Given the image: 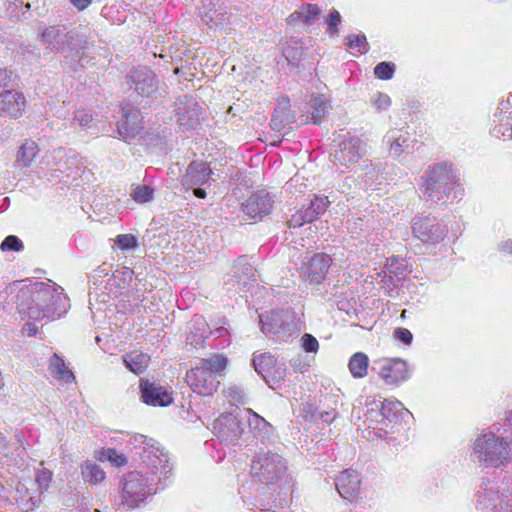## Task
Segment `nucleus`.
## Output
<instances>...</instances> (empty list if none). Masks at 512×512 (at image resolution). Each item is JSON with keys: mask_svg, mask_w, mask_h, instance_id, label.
Segmentation results:
<instances>
[{"mask_svg": "<svg viewBox=\"0 0 512 512\" xmlns=\"http://www.w3.org/2000/svg\"><path fill=\"white\" fill-rule=\"evenodd\" d=\"M17 298L22 318L35 321L54 320L65 314L70 307L63 288L51 282H35L22 288Z\"/></svg>", "mask_w": 512, "mask_h": 512, "instance_id": "nucleus-1", "label": "nucleus"}, {"mask_svg": "<svg viewBox=\"0 0 512 512\" xmlns=\"http://www.w3.org/2000/svg\"><path fill=\"white\" fill-rule=\"evenodd\" d=\"M419 189L427 201L442 204L453 202L463 192L458 177L446 163L428 166L421 176Z\"/></svg>", "mask_w": 512, "mask_h": 512, "instance_id": "nucleus-2", "label": "nucleus"}, {"mask_svg": "<svg viewBox=\"0 0 512 512\" xmlns=\"http://www.w3.org/2000/svg\"><path fill=\"white\" fill-rule=\"evenodd\" d=\"M472 458L485 467L498 468L512 461V440L494 433H485L476 438Z\"/></svg>", "mask_w": 512, "mask_h": 512, "instance_id": "nucleus-3", "label": "nucleus"}, {"mask_svg": "<svg viewBox=\"0 0 512 512\" xmlns=\"http://www.w3.org/2000/svg\"><path fill=\"white\" fill-rule=\"evenodd\" d=\"M227 366V358L223 355H214L202 359L199 365L186 373V382L191 390L201 396H211L217 391L219 381L217 373Z\"/></svg>", "mask_w": 512, "mask_h": 512, "instance_id": "nucleus-4", "label": "nucleus"}, {"mask_svg": "<svg viewBox=\"0 0 512 512\" xmlns=\"http://www.w3.org/2000/svg\"><path fill=\"white\" fill-rule=\"evenodd\" d=\"M159 482L156 472H153V476L144 470L128 473L122 486V505L128 509L139 506L146 497L156 493Z\"/></svg>", "mask_w": 512, "mask_h": 512, "instance_id": "nucleus-5", "label": "nucleus"}, {"mask_svg": "<svg viewBox=\"0 0 512 512\" xmlns=\"http://www.w3.org/2000/svg\"><path fill=\"white\" fill-rule=\"evenodd\" d=\"M287 470L286 462L277 453L258 454L251 464V476L255 482L269 486L281 479Z\"/></svg>", "mask_w": 512, "mask_h": 512, "instance_id": "nucleus-6", "label": "nucleus"}, {"mask_svg": "<svg viewBox=\"0 0 512 512\" xmlns=\"http://www.w3.org/2000/svg\"><path fill=\"white\" fill-rule=\"evenodd\" d=\"M413 235L426 245H437L447 235V227L436 217L416 216L412 220Z\"/></svg>", "mask_w": 512, "mask_h": 512, "instance_id": "nucleus-7", "label": "nucleus"}, {"mask_svg": "<svg viewBox=\"0 0 512 512\" xmlns=\"http://www.w3.org/2000/svg\"><path fill=\"white\" fill-rule=\"evenodd\" d=\"M366 154V142L360 137L348 136L340 142L339 149L334 153V160L346 169L354 170Z\"/></svg>", "mask_w": 512, "mask_h": 512, "instance_id": "nucleus-8", "label": "nucleus"}, {"mask_svg": "<svg viewBox=\"0 0 512 512\" xmlns=\"http://www.w3.org/2000/svg\"><path fill=\"white\" fill-rule=\"evenodd\" d=\"M88 43L85 35L80 32H73L70 35V42L66 45L62 65L68 71H78L84 68L90 61L87 50Z\"/></svg>", "mask_w": 512, "mask_h": 512, "instance_id": "nucleus-9", "label": "nucleus"}, {"mask_svg": "<svg viewBox=\"0 0 512 512\" xmlns=\"http://www.w3.org/2000/svg\"><path fill=\"white\" fill-rule=\"evenodd\" d=\"M478 512H512V495H499L494 484H486L476 493Z\"/></svg>", "mask_w": 512, "mask_h": 512, "instance_id": "nucleus-10", "label": "nucleus"}, {"mask_svg": "<svg viewBox=\"0 0 512 512\" xmlns=\"http://www.w3.org/2000/svg\"><path fill=\"white\" fill-rule=\"evenodd\" d=\"M332 264V258L326 253L306 254L299 268L300 277L310 284L322 283Z\"/></svg>", "mask_w": 512, "mask_h": 512, "instance_id": "nucleus-11", "label": "nucleus"}, {"mask_svg": "<svg viewBox=\"0 0 512 512\" xmlns=\"http://www.w3.org/2000/svg\"><path fill=\"white\" fill-rule=\"evenodd\" d=\"M371 407L367 409L365 414L366 420L373 424H380L397 421L400 415L407 411L404 405L396 399H385L383 402L377 403L373 401L368 403Z\"/></svg>", "mask_w": 512, "mask_h": 512, "instance_id": "nucleus-12", "label": "nucleus"}, {"mask_svg": "<svg viewBox=\"0 0 512 512\" xmlns=\"http://www.w3.org/2000/svg\"><path fill=\"white\" fill-rule=\"evenodd\" d=\"M127 84L143 97H150L158 90L157 77L146 66L132 68L127 75Z\"/></svg>", "mask_w": 512, "mask_h": 512, "instance_id": "nucleus-13", "label": "nucleus"}, {"mask_svg": "<svg viewBox=\"0 0 512 512\" xmlns=\"http://www.w3.org/2000/svg\"><path fill=\"white\" fill-rule=\"evenodd\" d=\"M378 365V375L386 385L398 386L410 378L408 364L400 358L384 359Z\"/></svg>", "mask_w": 512, "mask_h": 512, "instance_id": "nucleus-14", "label": "nucleus"}, {"mask_svg": "<svg viewBox=\"0 0 512 512\" xmlns=\"http://www.w3.org/2000/svg\"><path fill=\"white\" fill-rule=\"evenodd\" d=\"M140 111L130 105L122 108V120L117 125L119 138L130 143L143 129Z\"/></svg>", "mask_w": 512, "mask_h": 512, "instance_id": "nucleus-15", "label": "nucleus"}, {"mask_svg": "<svg viewBox=\"0 0 512 512\" xmlns=\"http://www.w3.org/2000/svg\"><path fill=\"white\" fill-rule=\"evenodd\" d=\"M213 431L221 441L234 444L241 438L244 429L237 416L222 414L214 421Z\"/></svg>", "mask_w": 512, "mask_h": 512, "instance_id": "nucleus-16", "label": "nucleus"}, {"mask_svg": "<svg viewBox=\"0 0 512 512\" xmlns=\"http://www.w3.org/2000/svg\"><path fill=\"white\" fill-rule=\"evenodd\" d=\"M140 458L145 465L141 470L148 471L149 475L153 476V472H156V479L161 481L162 475L165 476L167 474V456L163 450L154 444L143 447L142 452H140Z\"/></svg>", "mask_w": 512, "mask_h": 512, "instance_id": "nucleus-17", "label": "nucleus"}, {"mask_svg": "<svg viewBox=\"0 0 512 512\" xmlns=\"http://www.w3.org/2000/svg\"><path fill=\"white\" fill-rule=\"evenodd\" d=\"M256 270L247 262L246 257H239L233 265V275L225 282L228 291L234 288L236 291H241L246 287L249 281H255Z\"/></svg>", "mask_w": 512, "mask_h": 512, "instance_id": "nucleus-18", "label": "nucleus"}, {"mask_svg": "<svg viewBox=\"0 0 512 512\" xmlns=\"http://www.w3.org/2000/svg\"><path fill=\"white\" fill-rule=\"evenodd\" d=\"M274 200L271 195L260 190L253 193L243 204V211L251 218H263L268 215L273 208Z\"/></svg>", "mask_w": 512, "mask_h": 512, "instance_id": "nucleus-19", "label": "nucleus"}, {"mask_svg": "<svg viewBox=\"0 0 512 512\" xmlns=\"http://www.w3.org/2000/svg\"><path fill=\"white\" fill-rule=\"evenodd\" d=\"M141 398L144 403L151 406L165 407L173 402L171 393L164 387L142 379L140 381Z\"/></svg>", "mask_w": 512, "mask_h": 512, "instance_id": "nucleus-20", "label": "nucleus"}, {"mask_svg": "<svg viewBox=\"0 0 512 512\" xmlns=\"http://www.w3.org/2000/svg\"><path fill=\"white\" fill-rule=\"evenodd\" d=\"M201 107L193 99L185 97L177 108V122L183 130L195 129L200 123Z\"/></svg>", "mask_w": 512, "mask_h": 512, "instance_id": "nucleus-21", "label": "nucleus"}, {"mask_svg": "<svg viewBox=\"0 0 512 512\" xmlns=\"http://www.w3.org/2000/svg\"><path fill=\"white\" fill-rule=\"evenodd\" d=\"M226 332L227 329L223 326L216 328L214 331H210L205 319L202 316L196 315L190 322L187 341L191 346L197 348L204 343L208 334L222 337Z\"/></svg>", "mask_w": 512, "mask_h": 512, "instance_id": "nucleus-22", "label": "nucleus"}, {"mask_svg": "<svg viewBox=\"0 0 512 512\" xmlns=\"http://www.w3.org/2000/svg\"><path fill=\"white\" fill-rule=\"evenodd\" d=\"M73 32L68 31L64 25L49 26L41 33V41L54 52H64Z\"/></svg>", "mask_w": 512, "mask_h": 512, "instance_id": "nucleus-23", "label": "nucleus"}, {"mask_svg": "<svg viewBox=\"0 0 512 512\" xmlns=\"http://www.w3.org/2000/svg\"><path fill=\"white\" fill-rule=\"evenodd\" d=\"M360 483L358 472L353 469H346L336 478L335 485L341 497L352 500L359 493Z\"/></svg>", "mask_w": 512, "mask_h": 512, "instance_id": "nucleus-24", "label": "nucleus"}, {"mask_svg": "<svg viewBox=\"0 0 512 512\" xmlns=\"http://www.w3.org/2000/svg\"><path fill=\"white\" fill-rule=\"evenodd\" d=\"M25 106L26 98L22 92L5 90L0 94V111L10 117H20Z\"/></svg>", "mask_w": 512, "mask_h": 512, "instance_id": "nucleus-25", "label": "nucleus"}, {"mask_svg": "<svg viewBox=\"0 0 512 512\" xmlns=\"http://www.w3.org/2000/svg\"><path fill=\"white\" fill-rule=\"evenodd\" d=\"M213 172L208 163L192 161L186 169L183 182L189 186H201L207 184L212 178Z\"/></svg>", "mask_w": 512, "mask_h": 512, "instance_id": "nucleus-26", "label": "nucleus"}, {"mask_svg": "<svg viewBox=\"0 0 512 512\" xmlns=\"http://www.w3.org/2000/svg\"><path fill=\"white\" fill-rule=\"evenodd\" d=\"M383 141L389 146L390 154L398 158L411 146V139L408 131L403 129H392L386 133Z\"/></svg>", "mask_w": 512, "mask_h": 512, "instance_id": "nucleus-27", "label": "nucleus"}, {"mask_svg": "<svg viewBox=\"0 0 512 512\" xmlns=\"http://www.w3.org/2000/svg\"><path fill=\"white\" fill-rule=\"evenodd\" d=\"M40 148L32 139H25L16 152L15 164L19 168H29L39 155Z\"/></svg>", "mask_w": 512, "mask_h": 512, "instance_id": "nucleus-28", "label": "nucleus"}, {"mask_svg": "<svg viewBox=\"0 0 512 512\" xmlns=\"http://www.w3.org/2000/svg\"><path fill=\"white\" fill-rule=\"evenodd\" d=\"M286 314L279 311H271L260 315L261 330L265 334L278 335L285 328L284 317Z\"/></svg>", "mask_w": 512, "mask_h": 512, "instance_id": "nucleus-29", "label": "nucleus"}, {"mask_svg": "<svg viewBox=\"0 0 512 512\" xmlns=\"http://www.w3.org/2000/svg\"><path fill=\"white\" fill-rule=\"evenodd\" d=\"M49 371L55 379L62 383H72L75 380L73 372L67 368L63 358L56 353L49 361Z\"/></svg>", "mask_w": 512, "mask_h": 512, "instance_id": "nucleus-30", "label": "nucleus"}, {"mask_svg": "<svg viewBox=\"0 0 512 512\" xmlns=\"http://www.w3.org/2000/svg\"><path fill=\"white\" fill-rule=\"evenodd\" d=\"M150 357L139 351H132L123 356V363L134 374L143 373L148 367Z\"/></svg>", "mask_w": 512, "mask_h": 512, "instance_id": "nucleus-31", "label": "nucleus"}, {"mask_svg": "<svg viewBox=\"0 0 512 512\" xmlns=\"http://www.w3.org/2000/svg\"><path fill=\"white\" fill-rule=\"evenodd\" d=\"M369 358L363 352L353 354L349 360L348 368L354 378H364L367 375Z\"/></svg>", "mask_w": 512, "mask_h": 512, "instance_id": "nucleus-32", "label": "nucleus"}, {"mask_svg": "<svg viewBox=\"0 0 512 512\" xmlns=\"http://www.w3.org/2000/svg\"><path fill=\"white\" fill-rule=\"evenodd\" d=\"M82 478L85 482L96 485L104 481L106 474L96 463L87 461L81 466Z\"/></svg>", "mask_w": 512, "mask_h": 512, "instance_id": "nucleus-33", "label": "nucleus"}, {"mask_svg": "<svg viewBox=\"0 0 512 512\" xmlns=\"http://www.w3.org/2000/svg\"><path fill=\"white\" fill-rule=\"evenodd\" d=\"M275 359L276 358L269 352L254 354L252 365L255 371L264 378L267 377L268 371L273 368Z\"/></svg>", "mask_w": 512, "mask_h": 512, "instance_id": "nucleus-34", "label": "nucleus"}, {"mask_svg": "<svg viewBox=\"0 0 512 512\" xmlns=\"http://www.w3.org/2000/svg\"><path fill=\"white\" fill-rule=\"evenodd\" d=\"M494 123L505 126L510 125L512 122V94H510L506 100L501 101L494 114Z\"/></svg>", "mask_w": 512, "mask_h": 512, "instance_id": "nucleus-35", "label": "nucleus"}, {"mask_svg": "<svg viewBox=\"0 0 512 512\" xmlns=\"http://www.w3.org/2000/svg\"><path fill=\"white\" fill-rule=\"evenodd\" d=\"M329 104L322 96H317L310 101V114L314 124H319L321 119L326 115Z\"/></svg>", "mask_w": 512, "mask_h": 512, "instance_id": "nucleus-36", "label": "nucleus"}, {"mask_svg": "<svg viewBox=\"0 0 512 512\" xmlns=\"http://www.w3.org/2000/svg\"><path fill=\"white\" fill-rule=\"evenodd\" d=\"M222 9L223 7L218 5L217 0H204L199 12L201 20L210 27L212 24L210 18L218 17L219 11Z\"/></svg>", "mask_w": 512, "mask_h": 512, "instance_id": "nucleus-37", "label": "nucleus"}, {"mask_svg": "<svg viewBox=\"0 0 512 512\" xmlns=\"http://www.w3.org/2000/svg\"><path fill=\"white\" fill-rule=\"evenodd\" d=\"M245 413L247 414L246 422L251 430L265 434L269 432L271 426L263 417L259 416L251 409H246Z\"/></svg>", "mask_w": 512, "mask_h": 512, "instance_id": "nucleus-38", "label": "nucleus"}, {"mask_svg": "<svg viewBox=\"0 0 512 512\" xmlns=\"http://www.w3.org/2000/svg\"><path fill=\"white\" fill-rule=\"evenodd\" d=\"M97 459L102 462L108 461L116 467L124 466L127 463L125 455L112 448H106L99 451Z\"/></svg>", "mask_w": 512, "mask_h": 512, "instance_id": "nucleus-39", "label": "nucleus"}, {"mask_svg": "<svg viewBox=\"0 0 512 512\" xmlns=\"http://www.w3.org/2000/svg\"><path fill=\"white\" fill-rule=\"evenodd\" d=\"M286 373L287 369L285 363L276 358L273 368L268 371L267 377H264V380L272 386L273 384H278L281 380H284Z\"/></svg>", "mask_w": 512, "mask_h": 512, "instance_id": "nucleus-40", "label": "nucleus"}, {"mask_svg": "<svg viewBox=\"0 0 512 512\" xmlns=\"http://www.w3.org/2000/svg\"><path fill=\"white\" fill-rule=\"evenodd\" d=\"M385 268L389 274L400 279L406 271V264L403 259H400L397 256H391L387 258Z\"/></svg>", "mask_w": 512, "mask_h": 512, "instance_id": "nucleus-41", "label": "nucleus"}, {"mask_svg": "<svg viewBox=\"0 0 512 512\" xmlns=\"http://www.w3.org/2000/svg\"><path fill=\"white\" fill-rule=\"evenodd\" d=\"M345 44L361 54H365L369 50V44L364 34H352L346 38Z\"/></svg>", "mask_w": 512, "mask_h": 512, "instance_id": "nucleus-42", "label": "nucleus"}, {"mask_svg": "<svg viewBox=\"0 0 512 512\" xmlns=\"http://www.w3.org/2000/svg\"><path fill=\"white\" fill-rule=\"evenodd\" d=\"M132 199L139 203H147L153 199L154 191L150 186L138 185L130 193Z\"/></svg>", "mask_w": 512, "mask_h": 512, "instance_id": "nucleus-43", "label": "nucleus"}, {"mask_svg": "<svg viewBox=\"0 0 512 512\" xmlns=\"http://www.w3.org/2000/svg\"><path fill=\"white\" fill-rule=\"evenodd\" d=\"M93 121V116L86 109H77L74 111L71 126L76 128H89Z\"/></svg>", "mask_w": 512, "mask_h": 512, "instance_id": "nucleus-44", "label": "nucleus"}, {"mask_svg": "<svg viewBox=\"0 0 512 512\" xmlns=\"http://www.w3.org/2000/svg\"><path fill=\"white\" fill-rule=\"evenodd\" d=\"M365 173H364V183L365 186L371 187L376 180H379V183L383 179L382 173L380 169L372 164H364L363 165Z\"/></svg>", "mask_w": 512, "mask_h": 512, "instance_id": "nucleus-45", "label": "nucleus"}, {"mask_svg": "<svg viewBox=\"0 0 512 512\" xmlns=\"http://www.w3.org/2000/svg\"><path fill=\"white\" fill-rule=\"evenodd\" d=\"M395 65L391 62H380L374 68V74L378 79L389 80L393 77Z\"/></svg>", "mask_w": 512, "mask_h": 512, "instance_id": "nucleus-46", "label": "nucleus"}, {"mask_svg": "<svg viewBox=\"0 0 512 512\" xmlns=\"http://www.w3.org/2000/svg\"><path fill=\"white\" fill-rule=\"evenodd\" d=\"M0 249L5 251L20 252L24 249L23 242L15 235L7 236L1 243Z\"/></svg>", "mask_w": 512, "mask_h": 512, "instance_id": "nucleus-47", "label": "nucleus"}, {"mask_svg": "<svg viewBox=\"0 0 512 512\" xmlns=\"http://www.w3.org/2000/svg\"><path fill=\"white\" fill-rule=\"evenodd\" d=\"M342 22V17L336 9H332L326 17L327 31L330 35L338 33V26Z\"/></svg>", "mask_w": 512, "mask_h": 512, "instance_id": "nucleus-48", "label": "nucleus"}, {"mask_svg": "<svg viewBox=\"0 0 512 512\" xmlns=\"http://www.w3.org/2000/svg\"><path fill=\"white\" fill-rule=\"evenodd\" d=\"M52 472L46 468H41L36 473V483L41 492L47 491L52 481Z\"/></svg>", "mask_w": 512, "mask_h": 512, "instance_id": "nucleus-49", "label": "nucleus"}, {"mask_svg": "<svg viewBox=\"0 0 512 512\" xmlns=\"http://www.w3.org/2000/svg\"><path fill=\"white\" fill-rule=\"evenodd\" d=\"M302 9L305 12V27L313 25L320 15L319 7L315 4H306Z\"/></svg>", "mask_w": 512, "mask_h": 512, "instance_id": "nucleus-50", "label": "nucleus"}, {"mask_svg": "<svg viewBox=\"0 0 512 512\" xmlns=\"http://www.w3.org/2000/svg\"><path fill=\"white\" fill-rule=\"evenodd\" d=\"M115 242L121 250H130L138 245L137 238L132 234H120Z\"/></svg>", "mask_w": 512, "mask_h": 512, "instance_id": "nucleus-51", "label": "nucleus"}, {"mask_svg": "<svg viewBox=\"0 0 512 512\" xmlns=\"http://www.w3.org/2000/svg\"><path fill=\"white\" fill-rule=\"evenodd\" d=\"M224 394L226 397L230 398L233 402L236 403H244L245 402V393L244 390L237 385H230L226 389H224Z\"/></svg>", "mask_w": 512, "mask_h": 512, "instance_id": "nucleus-52", "label": "nucleus"}, {"mask_svg": "<svg viewBox=\"0 0 512 512\" xmlns=\"http://www.w3.org/2000/svg\"><path fill=\"white\" fill-rule=\"evenodd\" d=\"M371 103L377 111H385L390 107L391 99L387 94L378 92L372 97Z\"/></svg>", "mask_w": 512, "mask_h": 512, "instance_id": "nucleus-53", "label": "nucleus"}, {"mask_svg": "<svg viewBox=\"0 0 512 512\" xmlns=\"http://www.w3.org/2000/svg\"><path fill=\"white\" fill-rule=\"evenodd\" d=\"M329 203L330 202L326 196H315L314 199L311 200L309 206L315 213H317V216L319 217V215L326 211Z\"/></svg>", "mask_w": 512, "mask_h": 512, "instance_id": "nucleus-54", "label": "nucleus"}, {"mask_svg": "<svg viewBox=\"0 0 512 512\" xmlns=\"http://www.w3.org/2000/svg\"><path fill=\"white\" fill-rule=\"evenodd\" d=\"M302 347L308 353H316L319 349L318 340L311 334H304L301 338Z\"/></svg>", "mask_w": 512, "mask_h": 512, "instance_id": "nucleus-55", "label": "nucleus"}, {"mask_svg": "<svg viewBox=\"0 0 512 512\" xmlns=\"http://www.w3.org/2000/svg\"><path fill=\"white\" fill-rule=\"evenodd\" d=\"M491 133L497 138L507 137L512 139V122L507 126H505L503 123L495 124L491 130Z\"/></svg>", "mask_w": 512, "mask_h": 512, "instance_id": "nucleus-56", "label": "nucleus"}, {"mask_svg": "<svg viewBox=\"0 0 512 512\" xmlns=\"http://www.w3.org/2000/svg\"><path fill=\"white\" fill-rule=\"evenodd\" d=\"M218 15L219 16L216 18H210L212 20V24H211L210 28H212V27L222 28L229 23L230 16L227 14L225 8H223L221 11H219Z\"/></svg>", "mask_w": 512, "mask_h": 512, "instance_id": "nucleus-57", "label": "nucleus"}, {"mask_svg": "<svg viewBox=\"0 0 512 512\" xmlns=\"http://www.w3.org/2000/svg\"><path fill=\"white\" fill-rule=\"evenodd\" d=\"M290 365L295 371L303 372L305 371L309 366V362L304 359L303 356L298 355L297 357H294L290 360Z\"/></svg>", "mask_w": 512, "mask_h": 512, "instance_id": "nucleus-58", "label": "nucleus"}, {"mask_svg": "<svg viewBox=\"0 0 512 512\" xmlns=\"http://www.w3.org/2000/svg\"><path fill=\"white\" fill-rule=\"evenodd\" d=\"M307 223L302 210L296 211L288 221L289 227L298 228Z\"/></svg>", "mask_w": 512, "mask_h": 512, "instance_id": "nucleus-59", "label": "nucleus"}, {"mask_svg": "<svg viewBox=\"0 0 512 512\" xmlns=\"http://www.w3.org/2000/svg\"><path fill=\"white\" fill-rule=\"evenodd\" d=\"M395 337L403 342L404 344H411L412 342V339H413V335L412 333L406 329V328H397L395 330Z\"/></svg>", "mask_w": 512, "mask_h": 512, "instance_id": "nucleus-60", "label": "nucleus"}, {"mask_svg": "<svg viewBox=\"0 0 512 512\" xmlns=\"http://www.w3.org/2000/svg\"><path fill=\"white\" fill-rule=\"evenodd\" d=\"M12 78V71L7 68H0V87L6 86Z\"/></svg>", "mask_w": 512, "mask_h": 512, "instance_id": "nucleus-61", "label": "nucleus"}, {"mask_svg": "<svg viewBox=\"0 0 512 512\" xmlns=\"http://www.w3.org/2000/svg\"><path fill=\"white\" fill-rule=\"evenodd\" d=\"M303 13H301V10L299 11H295L293 12L288 18H287V22L289 25H292V26H298L300 25V20H301V15Z\"/></svg>", "mask_w": 512, "mask_h": 512, "instance_id": "nucleus-62", "label": "nucleus"}, {"mask_svg": "<svg viewBox=\"0 0 512 512\" xmlns=\"http://www.w3.org/2000/svg\"><path fill=\"white\" fill-rule=\"evenodd\" d=\"M23 331L29 337L35 336L38 332V327L35 324L28 322L23 326Z\"/></svg>", "mask_w": 512, "mask_h": 512, "instance_id": "nucleus-63", "label": "nucleus"}, {"mask_svg": "<svg viewBox=\"0 0 512 512\" xmlns=\"http://www.w3.org/2000/svg\"><path fill=\"white\" fill-rule=\"evenodd\" d=\"M335 417L336 413L334 411H323L319 415V418L327 424L331 423L335 419Z\"/></svg>", "mask_w": 512, "mask_h": 512, "instance_id": "nucleus-64", "label": "nucleus"}]
</instances>
